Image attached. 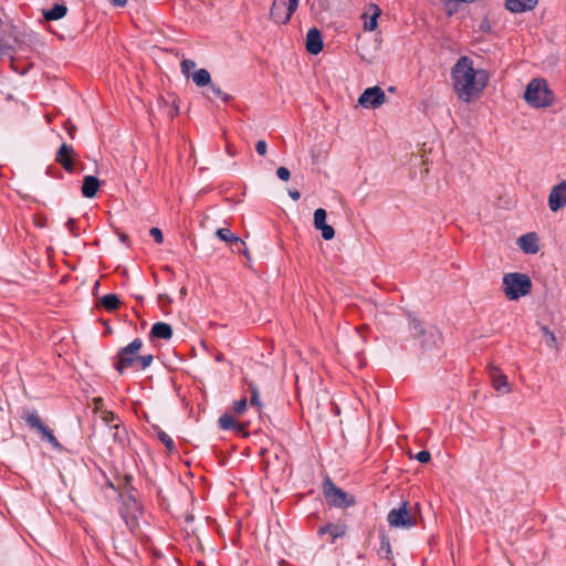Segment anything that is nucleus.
<instances>
[{"instance_id":"nucleus-1","label":"nucleus","mask_w":566,"mask_h":566,"mask_svg":"<svg viewBox=\"0 0 566 566\" xmlns=\"http://www.w3.org/2000/svg\"><path fill=\"white\" fill-rule=\"evenodd\" d=\"M451 80L454 93L464 103L480 98L489 83L485 70L474 69L469 56H461L451 69Z\"/></svg>"},{"instance_id":"nucleus-2","label":"nucleus","mask_w":566,"mask_h":566,"mask_svg":"<svg viewBox=\"0 0 566 566\" xmlns=\"http://www.w3.org/2000/svg\"><path fill=\"white\" fill-rule=\"evenodd\" d=\"M526 103L533 108H545L553 104L554 93L544 78H533L524 92Z\"/></svg>"},{"instance_id":"nucleus-3","label":"nucleus","mask_w":566,"mask_h":566,"mask_svg":"<svg viewBox=\"0 0 566 566\" xmlns=\"http://www.w3.org/2000/svg\"><path fill=\"white\" fill-rule=\"evenodd\" d=\"M532 291V281L524 273L513 272L503 276V292L510 301H516Z\"/></svg>"},{"instance_id":"nucleus-4","label":"nucleus","mask_w":566,"mask_h":566,"mask_svg":"<svg viewBox=\"0 0 566 566\" xmlns=\"http://www.w3.org/2000/svg\"><path fill=\"white\" fill-rule=\"evenodd\" d=\"M22 419L32 431L40 436L41 440L46 441L54 450L59 452L63 450L62 444L57 441L53 431L43 423L36 410L23 411Z\"/></svg>"},{"instance_id":"nucleus-5","label":"nucleus","mask_w":566,"mask_h":566,"mask_svg":"<svg viewBox=\"0 0 566 566\" xmlns=\"http://www.w3.org/2000/svg\"><path fill=\"white\" fill-rule=\"evenodd\" d=\"M142 347L140 338H135L127 346L122 347L115 357L114 368L122 375L126 369L135 367Z\"/></svg>"},{"instance_id":"nucleus-6","label":"nucleus","mask_w":566,"mask_h":566,"mask_svg":"<svg viewBox=\"0 0 566 566\" xmlns=\"http://www.w3.org/2000/svg\"><path fill=\"white\" fill-rule=\"evenodd\" d=\"M120 497L122 505L119 509V515L128 530L134 533L138 528V520L143 514L142 505L132 493L122 495Z\"/></svg>"},{"instance_id":"nucleus-7","label":"nucleus","mask_w":566,"mask_h":566,"mask_svg":"<svg viewBox=\"0 0 566 566\" xmlns=\"http://www.w3.org/2000/svg\"><path fill=\"white\" fill-rule=\"evenodd\" d=\"M300 0H274L270 18L277 24H286L298 7Z\"/></svg>"},{"instance_id":"nucleus-8","label":"nucleus","mask_w":566,"mask_h":566,"mask_svg":"<svg viewBox=\"0 0 566 566\" xmlns=\"http://www.w3.org/2000/svg\"><path fill=\"white\" fill-rule=\"evenodd\" d=\"M324 495L326 501L337 507H348L354 504V499L349 496L345 491L337 488L329 479L324 482L323 485Z\"/></svg>"},{"instance_id":"nucleus-9","label":"nucleus","mask_w":566,"mask_h":566,"mask_svg":"<svg viewBox=\"0 0 566 566\" xmlns=\"http://www.w3.org/2000/svg\"><path fill=\"white\" fill-rule=\"evenodd\" d=\"M408 502H402L398 509H392L387 516L391 527L410 528L417 524L416 517L411 515L408 509Z\"/></svg>"},{"instance_id":"nucleus-10","label":"nucleus","mask_w":566,"mask_h":566,"mask_svg":"<svg viewBox=\"0 0 566 566\" xmlns=\"http://www.w3.org/2000/svg\"><path fill=\"white\" fill-rule=\"evenodd\" d=\"M409 319V331L413 338H420L421 336H428L431 339L432 345H438L442 342L441 333L434 328L430 327L428 329L423 328L420 321L413 317L411 314H408Z\"/></svg>"},{"instance_id":"nucleus-11","label":"nucleus","mask_w":566,"mask_h":566,"mask_svg":"<svg viewBox=\"0 0 566 566\" xmlns=\"http://www.w3.org/2000/svg\"><path fill=\"white\" fill-rule=\"evenodd\" d=\"M386 101L385 92L378 87L373 86L366 88L358 98V104L365 108H377Z\"/></svg>"},{"instance_id":"nucleus-12","label":"nucleus","mask_w":566,"mask_h":566,"mask_svg":"<svg viewBox=\"0 0 566 566\" xmlns=\"http://www.w3.org/2000/svg\"><path fill=\"white\" fill-rule=\"evenodd\" d=\"M566 206V181L562 180L554 186L548 195V207L553 212H557Z\"/></svg>"},{"instance_id":"nucleus-13","label":"nucleus","mask_w":566,"mask_h":566,"mask_svg":"<svg viewBox=\"0 0 566 566\" xmlns=\"http://www.w3.org/2000/svg\"><path fill=\"white\" fill-rule=\"evenodd\" d=\"M75 150L71 145L63 143L55 155V161L67 172L74 171Z\"/></svg>"},{"instance_id":"nucleus-14","label":"nucleus","mask_w":566,"mask_h":566,"mask_svg":"<svg viewBox=\"0 0 566 566\" xmlns=\"http://www.w3.org/2000/svg\"><path fill=\"white\" fill-rule=\"evenodd\" d=\"M489 376L492 380V386L496 391H501L507 394L511 391V386L506 375H504L501 369L494 365H489L488 367Z\"/></svg>"},{"instance_id":"nucleus-15","label":"nucleus","mask_w":566,"mask_h":566,"mask_svg":"<svg viewBox=\"0 0 566 566\" xmlns=\"http://www.w3.org/2000/svg\"><path fill=\"white\" fill-rule=\"evenodd\" d=\"M347 531V526L343 523H327L325 525H322L317 530L318 536L323 537L324 535H328V543L333 544L336 542L337 538H340L345 536Z\"/></svg>"},{"instance_id":"nucleus-16","label":"nucleus","mask_w":566,"mask_h":566,"mask_svg":"<svg viewBox=\"0 0 566 566\" xmlns=\"http://www.w3.org/2000/svg\"><path fill=\"white\" fill-rule=\"evenodd\" d=\"M326 211L323 208H318L314 212V226L316 229L322 231L324 240H332L335 237L334 228L326 223Z\"/></svg>"},{"instance_id":"nucleus-17","label":"nucleus","mask_w":566,"mask_h":566,"mask_svg":"<svg viewBox=\"0 0 566 566\" xmlns=\"http://www.w3.org/2000/svg\"><path fill=\"white\" fill-rule=\"evenodd\" d=\"M538 235L535 232H528L517 239L520 249L526 254H535L539 250Z\"/></svg>"},{"instance_id":"nucleus-18","label":"nucleus","mask_w":566,"mask_h":566,"mask_svg":"<svg viewBox=\"0 0 566 566\" xmlns=\"http://www.w3.org/2000/svg\"><path fill=\"white\" fill-rule=\"evenodd\" d=\"M306 50L311 54H318L323 50V39L318 29L312 28L307 31Z\"/></svg>"},{"instance_id":"nucleus-19","label":"nucleus","mask_w":566,"mask_h":566,"mask_svg":"<svg viewBox=\"0 0 566 566\" xmlns=\"http://www.w3.org/2000/svg\"><path fill=\"white\" fill-rule=\"evenodd\" d=\"M538 0H505V7L513 13H521L534 9Z\"/></svg>"},{"instance_id":"nucleus-20","label":"nucleus","mask_w":566,"mask_h":566,"mask_svg":"<svg viewBox=\"0 0 566 566\" xmlns=\"http://www.w3.org/2000/svg\"><path fill=\"white\" fill-rule=\"evenodd\" d=\"M149 337L156 339L169 340L172 337V328L169 324L157 322L151 326Z\"/></svg>"},{"instance_id":"nucleus-21","label":"nucleus","mask_w":566,"mask_h":566,"mask_svg":"<svg viewBox=\"0 0 566 566\" xmlns=\"http://www.w3.org/2000/svg\"><path fill=\"white\" fill-rule=\"evenodd\" d=\"M101 182L98 178L94 176H85L82 185V195L85 198H93L96 196L99 189Z\"/></svg>"},{"instance_id":"nucleus-22","label":"nucleus","mask_w":566,"mask_h":566,"mask_svg":"<svg viewBox=\"0 0 566 566\" xmlns=\"http://www.w3.org/2000/svg\"><path fill=\"white\" fill-rule=\"evenodd\" d=\"M216 235L221 241L228 242L231 245H235L238 248V252H241L240 245H244V242L238 235L232 233L230 229L220 228L217 230Z\"/></svg>"},{"instance_id":"nucleus-23","label":"nucleus","mask_w":566,"mask_h":566,"mask_svg":"<svg viewBox=\"0 0 566 566\" xmlns=\"http://www.w3.org/2000/svg\"><path fill=\"white\" fill-rule=\"evenodd\" d=\"M67 12L65 4L55 3L52 8L43 11V17L48 21H55L62 19Z\"/></svg>"},{"instance_id":"nucleus-24","label":"nucleus","mask_w":566,"mask_h":566,"mask_svg":"<svg viewBox=\"0 0 566 566\" xmlns=\"http://www.w3.org/2000/svg\"><path fill=\"white\" fill-rule=\"evenodd\" d=\"M192 81L198 87H203L211 84V76L206 69H199L193 72Z\"/></svg>"},{"instance_id":"nucleus-25","label":"nucleus","mask_w":566,"mask_h":566,"mask_svg":"<svg viewBox=\"0 0 566 566\" xmlns=\"http://www.w3.org/2000/svg\"><path fill=\"white\" fill-rule=\"evenodd\" d=\"M99 304L108 312L116 311L119 307V298L116 294H106L99 300Z\"/></svg>"},{"instance_id":"nucleus-26","label":"nucleus","mask_w":566,"mask_h":566,"mask_svg":"<svg viewBox=\"0 0 566 566\" xmlns=\"http://www.w3.org/2000/svg\"><path fill=\"white\" fill-rule=\"evenodd\" d=\"M94 403H95L96 411L99 412V417L105 423L109 424L116 420V416L113 411L102 409V407H101L103 403L102 398H95Z\"/></svg>"},{"instance_id":"nucleus-27","label":"nucleus","mask_w":566,"mask_h":566,"mask_svg":"<svg viewBox=\"0 0 566 566\" xmlns=\"http://www.w3.org/2000/svg\"><path fill=\"white\" fill-rule=\"evenodd\" d=\"M371 15L365 21V30L367 31H374L378 25L377 19L380 14V9L377 6H371Z\"/></svg>"},{"instance_id":"nucleus-28","label":"nucleus","mask_w":566,"mask_h":566,"mask_svg":"<svg viewBox=\"0 0 566 566\" xmlns=\"http://www.w3.org/2000/svg\"><path fill=\"white\" fill-rule=\"evenodd\" d=\"M249 390L251 392V397H250L251 406L256 407V409L260 411L262 408V402L260 399V394H259V389H258L256 385H254L253 382H250Z\"/></svg>"},{"instance_id":"nucleus-29","label":"nucleus","mask_w":566,"mask_h":566,"mask_svg":"<svg viewBox=\"0 0 566 566\" xmlns=\"http://www.w3.org/2000/svg\"><path fill=\"white\" fill-rule=\"evenodd\" d=\"M219 427L222 430H233L235 426V420L230 415H223L219 418Z\"/></svg>"},{"instance_id":"nucleus-30","label":"nucleus","mask_w":566,"mask_h":566,"mask_svg":"<svg viewBox=\"0 0 566 566\" xmlns=\"http://www.w3.org/2000/svg\"><path fill=\"white\" fill-rule=\"evenodd\" d=\"M209 90L211 91V93L214 97L220 98L223 102H229L232 98L229 94L223 93L222 90L214 83H211L209 85Z\"/></svg>"},{"instance_id":"nucleus-31","label":"nucleus","mask_w":566,"mask_h":566,"mask_svg":"<svg viewBox=\"0 0 566 566\" xmlns=\"http://www.w3.org/2000/svg\"><path fill=\"white\" fill-rule=\"evenodd\" d=\"M153 359H154L153 355H144V356L138 355V359H137L135 368L144 370L150 366V364L153 363Z\"/></svg>"},{"instance_id":"nucleus-32","label":"nucleus","mask_w":566,"mask_h":566,"mask_svg":"<svg viewBox=\"0 0 566 566\" xmlns=\"http://www.w3.org/2000/svg\"><path fill=\"white\" fill-rule=\"evenodd\" d=\"M196 67V62L189 59H185L180 63L181 72L185 76L189 77L190 72Z\"/></svg>"},{"instance_id":"nucleus-33","label":"nucleus","mask_w":566,"mask_h":566,"mask_svg":"<svg viewBox=\"0 0 566 566\" xmlns=\"http://www.w3.org/2000/svg\"><path fill=\"white\" fill-rule=\"evenodd\" d=\"M158 439L164 443V446L169 450H174L175 448V442L174 440L170 438V436H168L165 431L163 430H159L158 432Z\"/></svg>"},{"instance_id":"nucleus-34","label":"nucleus","mask_w":566,"mask_h":566,"mask_svg":"<svg viewBox=\"0 0 566 566\" xmlns=\"http://www.w3.org/2000/svg\"><path fill=\"white\" fill-rule=\"evenodd\" d=\"M248 406V399L247 397H243L237 401H234L233 411L235 415L240 416L242 415Z\"/></svg>"},{"instance_id":"nucleus-35","label":"nucleus","mask_w":566,"mask_h":566,"mask_svg":"<svg viewBox=\"0 0 566 566\" xmlns=\"http://www.w3.org/2000/svg\"><path fill=\"white\" fill-rule=\"evenodd\" d=\"M419 339H420L421 347L426 350H429L433 347H439L441 344V343H439L438 345H432L431 339L428 336H421Z\"/></svg>"},{"instance_id":"nucleus-36","label":"nucleus","mask_w":566,"mask_h":566,"mask_svg":"<svg viewBox=\"0 0 566 566\" xmlns=\"http://www.w3.org/2000/svg\"><path fill=\"white\" fill-rule=\"evenodd\" d=\"M276 176L283 180V181H287L290 179V176H291V172L290 170L286 168V167H279L277 170H276Z\"/></svg>"},{"instance_id":"nucleus-37","label":"nucleus","mask_w":566,"mask_h":566,"mask_svg":"<svg viewBox=\"0 0 566 566\" xmlns=\"http://www.w3.org/2000/svg\"><path fill=\"white\" fill-rule=\"evenodd\" d=\"M151 238L157 242V243H163L164 241V235H163V232L159 228H151L150 231H149Z\"/></svg>"},{"instance_id":"nucleus-38","label":"nucleus","mask_w":566,"mask_h":566,"mask_svg":"<svg viewBox=\"0 0 566 566\" xmlns=\"http://www.w3.org/2000/svg\"><path fill=\"white\" fill-rule=\"evenodd\" d=\"M430 458H431L430 452H429V451H427V450H422V451H420V452H418V453L416 454V459H417L419 462H421V463H427V462H429Z\"/></svg>"},{"instance_id":"nucleus-39","label":"nucleus","mask_w":566,"mask_h":566,"mask_svg":"<svg viewBox=\"0 0 566 566\" xmlns=\"http://www.w3.org/2000/svg\"><path fill=\"white\" fill-rule=\"evenodd\" d=\"M255 150L256 153L260 155V156H264L266 154V150H268V145L264 140H259L256 144H255Z\"/></svg>"},{"instance_id":"nucleus-40","label":"nucleus","mask_w":566,"mask_h":566,"mask_svg":"<svg viewBox=\"0 0 566 566\" xmlns=\"http://www.w3.org/2000/svg\"><path fill=\"white\" fill-rule=\"evenodd\" d=\"M114 429H115V433H114L115 440H118V441L123 442L124 437L120 436V431H122L123 434H125V429L120 428L119 423H115L114 424Z\"/></svg>"},{"instance_id":"nucleus-41","label":"nucleus","mask_w":566,"mask_h":566,"mask_svg":"<svg viewBox=\"0 0 566 566\" xmlns=\"http://www.w3.org/2000/svg\"><path fill=\"white\" fill-rule=\"evenodd\" d=\"M233 431H235L237 433H240L242 436H248L247 426L244 423H242V422L235 421V426L233 428Z\"/></svg>"},{"instance_id":"nucleus-42","label":"nucleus","mask_w":566,"mask_h":566,"mask_svg":"<svg viewBox=\"0 0 566 566\" xmlns=\"http://www.w3.org/2000/svg\"><path fill=\"white\" fill-rule=\"evenodd\" d=\"M76 221L74 219H69L67 222H66V228L67 230L74 235H78L77 232H76Z\"/></svg>"},{"instance_id":"nucleus-43","label":"nucleus","mask_w":566,"mask_h":566,"mask_svg":"<svg viewBox=\"0 0 566 566\" xmlns=\"http://www.w3.org/2000/svg\"><path fill=\"white\" fill-rule=\"evenodd\" d=\"M10 53V46L4 44L1 40H0V55H7Z\"/></svg>"},{"instance_id":"nucleus-44","label":"nucleus","mask_w":566,"mask_h":566,"mask_svg":"<svg viewBox=\"0 0 566 566\" xmlns=\"http://www.w3.org/2000/svg\"><path fill=\"white\" fill-rule=\"evenodd\" d=\"M66 130H67L69 136L72 139H74L76 127L73 124L69 123L67 126H66Z\"/></svg>"},{"instance_id":"nucleus-45","label":"nucleus","mask_w":566,"mask_h":566,"mask_svg":"<svg viewBox=\"0 0 566 566\" xmlns=\"http://www.w3.org/2000/svg\"><path fill=\"white\" fill-rule=\"evenodd\" d=\"M289 196L294 200L297 201L301 198V193L296 189L289 190Z\"/></svg>"},{"instance_id":"nucleus-46","label":"nucleus","mask_w":566,"mask_h":566,"mask_svg":"<svg viewBox=\"0 0 566 566\" xmlns=\"http://www.w3.org/2000/svg\"><path fill=\"white\" fill-rule=\"evenodd\" d=\"M384 551L388 552V553L391 552L390 544H389V542L387 539H382V542H381L380 552H384Z\"/></svg>"},{"instance_id":"nucleus-47","label":"nucleus","mask_w":566,"mask_h":566,"mask_svg":"<svg viewBox=\"0 0 566 566\" xmlns=\"http://www.w3.org/2000/svg\"><path fill=\"white\" fill-rule=\"evenodd\" d=\"M544 332L549 336V340H552L553 343L556 342V337L553 332L548 331L547 327H544Z\"/></svg>"},{"instance_id":"nucleus-48","label":"nucleus","mask_w":566,"mask_h":566,"mask_svg":"<svg viewBox=\"0 0 566 566\" xmlns=\"http://www.w3.org/2000/svg\"><path fill=\"white\" fill-rule=\"evenodd\" d=\"M111 2L115 7H123L125 4V0H112Z\"/></svg>"},{"instance_id":"nucleus-49","label":"nucleus","mask_w":566,"mask_h":566,"mask_svg":"<svg viewBox=\"0 0 566 566\" xmlns=\"http://www.w3.org/2000/svg\"><path fill=\"white\" fill-rule=\"evenodd\" d=\"M125 481H126V484H129L130 481H132V476L130 475H125Z\"/></svg>"},{"instance_id":"nucleus-50","label":"nucleus","mask_w":566,"mask_h":566,"mask_svg":"<svg viewBox=\"0 0 566 566\" xmlns=\"http://www.w3.org/2000/svg\"><path fill=\"white\" fill-rule=\"evenodd\" d=\"M222 358H223V356L220 354V355H218V356H217V358H216V359H217L218 361H220V360H222Z\"/></svg>"},{"instance_id":"nucleus-51","label":"nucleus","mask_w":566,"mask_h":566,"mask_svg":"<svg viewBox=\"0 0 566 566\" xmlns=\"http://www.w3.org/2000/svg\"><path fill=\"white\" fill-rule=\"evenodd\" d=\"M108 486L114 489V484L112 482H107Z\"/></svg>"}]
</instances>
